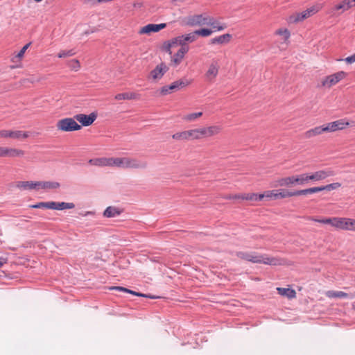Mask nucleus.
Here are the masks:
<instances>
[{"label":"nucleus","mask_w":355,"mask_h":355,"mask_svg":"<svg viewBox=\"0 0 355 355\" xmlns=\"http://www.w3.org/2000/svg\"><path fill=\"white\" fill-rule=\"evenodd\" d=\"M245 260L254 263H263L270 266H280L284 263L283 260L279 258L255 252L245 254Z\"/></svg>","instance_id":"f257e3e1"},{"label":"nucleus","mask_w":355,"mask_h":355,"mask_svg":"<svg viewBox=\"0 0 355 355\" xmlns=\"http://www.w3.org/2000/svg\"><path fill=\"white\" fill-rule=\"evenodd\" d=\"M323 6V3H315L301 12H295L290 15L287 21L291 24H296L302 21L318 12L322 9Z\"/></svg>","instance_id":"f03ea898"},{"label":"nucleus","mask_w":355,"mask_h":355,"mask_svg":"<svg viewBox=\"0 0 355 355\" xmlns=\"http://www.w3.org/2000/svg\"><path fill=\"white\" fill-rule=\"evenodd\" d=\"M302 190L291 191L288 190L280 189L266 191L263 193V199L266 200H272L302 196Z\"/></svg>","instance_id":"7ed1b4c3"},{"label":"nucleus","mask_w":355,"mask_h":355,"mask_svg":"<svg viewBox=\"0 0 355 355\" xmlns=\"http://www.w3.org/2000/svg\"><path fill=\"white\" fill-rule=\"evenodd\" d=\"M308 220H312L314 222L320 223L322 224H328L331 227L341 230H347V220L348 218L345 217H332V218H324L322 219H318L315 217H309Z\"/></svg>","instance_id":"20e7f679"},{"label":"nucleus","mask_w":355,"mask_h":355,"mask_svg":"<svg viewBox=\"0 0 355 355\" xmlns=\"http://www.w3.org/2000/svg\"><path fill=\"white\" fill-rule=\"evenodd\" d=\"M148 164L145 161H141L135 157H119L118 167L123 169H145Z\"/></svg>","instance_id":"39448f33"},{"label":"nucleus","mask_w":355,"mask_h":355,"mask_svg":"<svg viewBox=\"0 0 355 355\" xmlns=\"http://www.w3.org/2000/svg\"><path fill=\"white\" fill-rule=\"evenodd\" d=\"M348 76V73L344 71H338L334 73L323 77L320 80L321 87L325 89H331Z\"/></svg>","instance_id":"423d86ee"},{"label":"nucleus","mask_w":355,"mask_h":355,"mask_svg":"<svg viewBox=\"0 0 355 355\" xmlns=\"http://www.w3.org/2000/svg\"><path fill=\"white\" fill-rule=\"evenodd\" d=\"M197 40V37L194 34V32H191L187 34L179 35L171 40L170 43L168 44V49L170 51V49L174 46H180V49H187V51H189V46L188 45L189 43H193Z\"/></svg>","instance_id":"0eeeda50"},{"label":"nucleus","mask_w":355,"mask_h":355,"mask_svg":"<svg viewBox=\"0 0 355 355\" xmlns=\"http://www.w3.org/2000/svg\"><path fill=\"white\" fill-rule=\"evenodd\" d=\"M30 136L28 131L12 129H1L0 130V139H15V140H25Z\"/></svg>","instance_id":"6e6552de"},{"label":"nucleus","mask_w":355,"mask_h":355,"mask_svg":"<svg viewBox=\"0 0 355 355\" xmlns=\"http://www.w3.org/2000/svg\"><path fill=\"white\" fill-rule=\"evenodd\" d=\"M56 128L62 132H72L80 130L82 127L74 118H64L58 121Z\"/></svg>","instance_id":"1a4fd4ad"},{"label":"nucleus","mask_w":355,"mask_h":355,"mask_svg":"<svg viewBox=\"0 0 355 355\" xmlns=\"http://www.w3.org/2000/svg\"><path fill=\"white\" fill-rule=\"evenodd\" d=\"M208 16L205 14L188 16L185 18V24L191 27L207 25L209 22Z\"/></svg>","instance_id":"9d476101"},{"label":"nucleus","mask_w":355,"mask_h":355,"mask_svg":"<svg viewBox=\"0 0 355 355\" xmlns=\"http://www.w3.org/2000/svg\"><path fill=\"white\" fill-rule=\"evenodd\" d=\"M24 155L21 149L0 146V157H22Z\"/></svg>","instance_id":"9b49d317"},{"label":"nucleus","mask_w":355,"mask_h":355,"mask_svg":"<svg viewBox=\"0 0 355 355\" xmlns=\"http://www.w3.org/2000/svg\"><path fill=\"white\" fill-rule=\"evenodd\" d=\"M168 70V67L167 65L164 62H161L150 72L148 78L153 82H157L162 79Z\"/></svg>","instance_id":"f8f14e48"},{"label":"nucleus","mask_w":355,"mask_h":355,"mask_svg":"<svg viewBox=\"0 0 355 355\" xmlns=\"http://www.w3.org/2000/svg\"><path fill=\"white\" fill-rule=\"evenodd\" d=\"M341 187V184L340 182H334L331 183L324 186L321 187H311L305 189H302V195H308V194H312L317 192L322 191H331L335 190Z\"/></svg>","instance_id":"ddd939ff"},{"label":"nucleus","mask_w":355,"mask_h":355,"mask_svg":"<svg viewBox=\"0 0 355 355\" xmlns=\"http://www.w3.org/2000/svg\"><path fill=\"white\" fill-rule=\"evenodd\" d=\"M166 27V24L162 23L159 24H148L139 28V35H150L153 33H157Z\"/></svg>","instance_id":"4468645a"},{"label":"nucleus","mask_w":355,"mask_h":355,"mask_svg":"<svg viewBox=\"0 0 355 355\" xmlns=\"http://www.w3.org/2000/svg\"><path fill=\"white\" fill-rule=\"evenodd\" d=\"M219 67L218 62L216 60H212L205 73L206 80L214 81L218 74Z\"/></svg>","instance_id":"2eb2a0df"},{"label":"nucleus","mask_w":355,"mask_h":355,"mask_svg":"<svg viewBox=\"0 0 355 355\" xmlns=\"http://www.w3.org/2000/svg\"><path fill=\"white\" fill-rule=\"evenodd\" d=\"M312 182H318L334 175V172L329 169H322L310 173Z\"/></svg>","instance_id":"dca6fc26"},{"label":"nucleus","mask_w":355,"mask_h":355,"mask_svg":"<svg viewBox=\"0 0 355 355\" xmlns=\"http://www.w3.org/2000/svg\"><path fill=\"white\" fill-rule=\"evenodd\" d=\"M96 117L97 115L94 112H92L89 115L78 114L74 116V119L83 126H89L92 125L96 120Z\"/></svg>","instance_id":"f3484780"},{"label":"nucleus","mask_w":355,"mask_h":355,"mask_svg":"<svg viewBox=\"0 0 355 355\" xmlns=\"http://www.w3.org/2000/svg\"><path fill=\"white\" fill-rule=\"evenodd\" d=\"M222 126L219 125H212L209 126L202 127L203 138L218 135L222 132Z\"/></svg>","instance_id":"a211bd4d"},{"label":"nucleus","mask_w":355,"mask_h":355,"mask_svg":"<svg viewBox=\"0 0 355 355\" xmlns=\"http://www.w3.org/2000/svg\"><path fill=\"white\" fill-rule=\"evenodd\" d=\"M30 45H31V43L26 44L25 46H24L22 47V49L17 54H15L11 57V58H10L11 62L12 63L15 64V66L11 67L12 69L20 67L21 66V60L24 56V54H25L26 50L28 49Z\"/></svg>","instance_id":"6ab92c4d"},{"label":"nucleus","mask_w":355,"mask_h":355,"mask_svg":"<svg viewBox=\"0 0 355 355\" xmlns=\"http://www.w3.org/2000/svg\"><path fill=\"white\" fill-rule=\"evenodd\" d=\"M189 51L184 49H179L178 51L171 57V66L176 67L180 65L183 61L186 54Z\"/></svg>","instance_id":"aec40b11"},{"label":"nucleus","mask_w":355,"mask_h":355,"mask_svg":"<svg viewBox=\"0 0 355 355\" xmlns=\"http://www.w3.org/2000/svg\"><path fill=\"white\" fill-rule=\"evenodd\" d=\"M329 123L333 132L345 130L348 126L351 125V123L349 122L346 119H340Z\"/></svg>","instance_id":"412c9836"},{"label":"nucleus","mask_w":355,"mask_h":355,"mask_svg":"<svg viewBox=\"0 0 355 355\" xmlns=\"http://www.w3.org/2000/svg\"><path fill=\"white\" fill-rule=\"evenodd\" d=\"M37 190L42 189L49 191L58 189L60 184L58 182L53 181H37Z\"/></svg>","instance_id":"4be33fe9"},{"label":"nucleus","mask_w":355,"mask_h":355,"mask_svg":"<svg viewBox=\"0 0 355 355\" xmlns=\"http://www.w3.org/2000/svg\"><path fill=\"white\" fill-rule=\"evenodd\" d=\"M49 209L64 210L73 209L75 207V205L72 202H57L53 201H49Z\"/></svg>","instance_id":"5701e85b"},{"label":"nucleus","mask_w":355,"mask_h":355,"mask_svg":"<svg viewBox=\"0 0 355 355\" xmlns=\"http://www.w3.org/2000/svg\"><path fill=\"white\" fill-rule=\"evenodd\" d=\"M16 187L21 191L37 190V182L34 181H18L15 184Z\"/></svg>","instance_id":"b1692460"},{"label":"nucleus","mask_w":355,"mask_h":355,"mask_svg":"<svg viewBox=\"0 0 355 355\" xmlns=\"http://www.w3.org/2000/svg\"><path fill=\"white\" fill-rule=\"evenodd\" d=\"M139 98L140 94L132 92L119 93L114 96V99L116 101L139 100Z\"/></svg>","instance_id":"393cba45"},{"label":"nucleus","mask_w":355,"mask_h":355,"mask_svg":"<svg viewBox=\"0 0 355 355\" xmlns=\"http://www.w3.org/2000/svg\"><path fill=\"white\" fill-rule=\"evenodd\" d=\"M295 175L279 178L275 182L273 187H291L295 186Z\"/></svg>","instance_id":"a878e982"},{"label":"nucleus","mask_w":355,"mask_h":355,"mask_svg":"<svg viewBox=\"0 0 355 355\" xmlns=\"http://www.w3.org/2000/svg\"><path fill=\"white\" fill-rule=\"evenodd\" d=\"M232 38V35L229 33L223 34L210 40L209 44H228Z\"/></svg>","instance_id":"bb28decb"},{"label":"nucleus","mask_w":355,"mask_h":355,"mask_svg":"<svg viewBox=\"0 0 355 355\" xmlns=\"http://www.w3.org/2000/svg\"><path fill=\"white\" fill-rule=\"evenodd\" d=\"M208 21L207 26H210L213 32L222 31L227 27L225 24L220 23L209 16H208Z\"/></svg>","instance_id":"cd10ccee"},{"label":"nucleus","mask_w":355,"mask_h":355,"mask_svg":"<svg viewBox=\"0 0 355 355\" xmlns=\"http://www.w3.org/2000/svg\"><path fill=\"white\" fill-rule=\"evenodd\" d=\"M189 140H200L203 138L202 127L187 130Z\"/></svg>","instance_id":"c85d7f7f"},{"label":"nucleus","mask_w":355,"mask_h":355,"mask_svg":"<svg viewBox=\"0 0 355 355\" xmlns=\"http://www.w3.org/2000/svg\"><path fill=\"white\" fill-rule=\"evenodd\" d=\"M277 291L280 295L286 297L288 299H294L296 297V291L294 289L277 287Z\"/></svg>","instance_id":"c756f323"},{"label":"nucleus","mask_w":355,"mask_h":355,"mask_svg":"<svg viewBox=\"0 0 355 355\" xmlns=\"http://www.w3.org/2000/svg\"><path fill=\"white\" fill-rule=\"evenodd\" d=\"M295 185H304L311 181L310 173H302L295 175Z\"/></svg>","instance_id":"7c9ffc66"},{"label":"nucleus","mask_w":355,"mask_h":355,"mask_svg":"<svg viewBox=\"0 0 355 355\" xmlns=\"http://www.w3.org/2000/svg\"><path fill=\"white\" fill-rule=\"evenodd\" d=\"M110 290H116V291H123V292L130 293V294H132V295H136V296H140V297H148V298H153V299L155 298V297L148 295L146 294H143V293H137L136 291H132V290H130L128 288L121 287V286H112V287H110Z\"/></svg>","instance_id":"2f4dec72"},{"label":"nucleus","mask_w":355,"mask_h":355,"mask_svg":"<svg viewBox=\"0 0 355 355\" xmlns=\"http://www.w3.org/2000/svg\"><path fill=\"white\" fill-rule=\"evenodd\" d=\"M325 295L329 298H352L353 296L343 291H328Z\"/></svg>","instance_id":"473e14b6"},{"label":"nucleus","mask_w":355,"mask_h":355,"mask_svg":"<svg viewBox=\"0 0 355 355\" xmlns=\"http://www.w3.org/2000/svg\"><path fill=\"white\" fill-rule=\"evenodd\" d=\"M322 128L321 125L314 127L305 132L304 136L307 139H311L322 135Z\"/></svg>","instance_id":"72a5a7b5"},{"label":"nucleus","mask_w":355,"mask_h":355,"mask_svg":"<svg viewBox=\"0 0 355 355\" xmlns=\"http://www.w3.org/2000/svg\"><path fill=\"white\" fill-rule=\"evenodd\" d=\"M275 34L276 35L280 36L286 44L288 43L289 38L291 37V33L288 28H279L275 32Z\"/></svg>","instance_id":"f704fd0d"},{"label":"nucleus","mask_w":355,"mask_h":355,"mask_svg":"<svg viewBox=\"0 0 355 355\" xmlns=\"http://www.w3.org/2000/svg\"><path fill=\"white\" fill-rule=\"evenodd\" d=\"M121 212V211L116 207L110 206V207H108L106 208V209L105 210V211L103 213V215L105 217L111 218V217H115V216L120 215Z\"/></svg>","instance_id":"c9c22d12"},{"label":"nucleus","mask_w":355,"mask_h":355,"mask_svg":"<svg viewBox=\"0 0 355 355\" xmlns=\"http://www.w3.org/2000/svg\"><path fill=\"white\" fill-rule=\"evenodd\" d=\"M344 1H342L338 4H336L331 10L332 15L341 14L345 11H347Z\"/></svg>","instance_id":"e433bc0d"},{"label":"nucleus","mask_w":355,"mask_h":355,"mask_svg":"<svg viewBox=\"0 0 355 355\" xmlns=\"http://www.w3.org/2000/svg\"><path fill=\"white\" fill-rule=\"evenodd\" d=\"M89 164L99 167L107 166V157H100L89 159Z\"/></svg>","instance_id":"4c0bfd02"},{"label":"nucleus","mask_w":355,"mask_h":355,"mask_svg":"<svg viewBox=\"0 0 355 355\" xmlns=\"http://www.w3.org/2000/svg\"><path fill=\"white\" fill-rule=\"evenodd\" d=\"M172 138L178 141H189L187 130L178 132L172 135Z\"/></svg>","instance_id":"58836bf2"},{"label":"nucleus","mask_w":355,"mask_h":355,"mask_svg":"<svg viewBox=\"0 0 355 355\" xmlns=\"http://www.w3.org/2000/svg\"><path fill=\"white\" fill-rule=\"evenodd\" d=\"M202 116V112L189 113L183 116V120L187 122H192L196 121L198 118Z\"/></svg>","instance_id":"ea45409f"},{"label":"nucleus","mask_w":355,"mask_h":355,"mask_svg":"<svg viewBox=\"0 0 355 355\" xmlns=\"http://www.w3.org/2000/svg\"><path fill=\"white\" fill-rule=\"evenodd\" d=\"M194 32V34L196 35V37L198 38V36H201V37H209L214 32L211 29H209V28H201V29H198V30H196L193 31Z\"/></svg>","instance_id":"a19ab883"},{"label":"nucleus","mask_w":355,"mask_h":355,"mask_svg":"<svg viewBox=\"0 0 355 355\" xmlns=\"http://www.w3.org/2000/svg\"><path fill=\"white\" fill-rule=\"evenodd\" d=\"M67 66L70 68L71 70L74 71H78L81 66L78 60L72 59L67 62Z\"/></svg>","instance_id":"79ce46f5"},{"label":"nucleus","mask_w":355,"mask_h":355,"mask_svg":"<svg viewBox=\"0 0 355 355\" xmlns=\"http://www.w3.org/2000/svg\"><path fill=\"white\" fill-rule=\"evenodd\" d=\"M263 200V193L257 194L254 193H248L245 195V200L250 201H261Z\"/></svg>","instance_id":"37998d69"},{"label":"nucleus","mask_w":355,"mask_h":355,"mask_svg":"<svg viewBox=\"0 0 355 355\" xmlns=\"http://www.w3.org/2000/svg\"><path fill=\"white\" fill-rule=\"evenodd\" d=\"M76 54V51L73 49L69 50H61L58 53L57 56L59 58H65L68 57H71Z\"/></svg>","instance_id":"c03bdc74"},{"label":"nucleus","mask_w":355,"mask_h":355,"mask_svg":"<svg viewBox=\"0 0 355 355\" xmlns=\"http://www.w3.org/2000/svg\"><path fill=\"white\" fill-rule=\"evenodd\" d=\"M177 83V85L178 86L179 89L187 87L191 84L192 80H189L188 78L183 77L179 80H175Z\"/></svg>","instance_id":"a18cd8bd"},{"label":"nucleus","mask_w":355,"mask_h":355,"mask_svg":"<svg viewBox=\"0 0 355 355\" xmlns=\"http://www.w3.org/2000/svg\"><path fill=\"white\" fill-rule=\"evenodd\" d=\"M119 157H107V166L118 167Z\"/></svg>","instance_id":"49530a36"},{"label":"nucleus","mask_w":355,"mask_h":355,"mask_svg":"<svg viewBox=\"0 0 355 355\" xmlns=\"http://www.w3.org/2000/svg\"><path fill=\"white\" fill-rule=\"evenodd\" d=\"M30 207L33 208V209H41V208L49 209V202H38L37 204L31 205Z\"/></svg>","instance_id":"de8ad7c7"},{"label":"nucleus","mask_w":355,"mask_h":355,"mask_svg":"<svg viewBox=\"0 0 355 355\" xmlns=\"http://www.w3.org/2000/svg\"><path fill=\"white\" fill-rule=\"evenodd\" d=\"M169 88H170L169 85H165V86L162 87L159 90V94L161 96H166L167 94H171L172 92L171 91V89Z\"/></svg>","instance_id":"09e8293b"},{"label":"nucleus","mask_w":355,"mask_h":355,"mask_svg":"<svg viewBox=\"0 0 355 355\" xmlns=\"http://www.w3.org/2000/svg\"><path fill=\"white\" fill-rule=\"evenodd\" d=\"M347 231L355 232V219L348 218Z\"/></svg>","instance_id":"8fccbe9b"},{"label":"nucleus","mask_w":355,"mask_h":355,"mask_svg":"<svg viewBox=\"0 0 355 355\" xmlns=\"http://www.w3.org/2000/svg\"><path fill=\"white\" fill-rule=\"evenodd\" d=\"M321 126H322V128L323 129L322 130V134L333 132L332 130H331L332 128H331L330 123H327L323 124Z\"/></svg>","instance_id":"3c124183"},{"label":"nucleus","mask_w":355,"mask_h":355,"mask_svg":"<svg viewBox=\"0 0 355 355\" xmlns=\"http://www.w3.org/2000/svg\"><path fill=\"white\" fill-rule=\"evenodd\" d=\"M345 4V7L348 10L349 8L355 6V0H343Z\"/></svg>","instance_id":"603ef678"},{"label":"nucleus","mask_w":355,"mask_h":355,"mask_svg":"<svg viewBox=\"0 0 355 355\" xmlns=\"http://www.w3.org/2000/svg\"><path fill=\"white\" fill-rule=\"evenodd\" d=\"M345 61L347 62V63H349V64H352V63H354L355 62V54H353L347 58H346L345 59Z\"/></svg>","instance_id":"864d4df0"},{"label":"nucleus","mask_w":355,"mask_h":355,"mask_svg":"<svg viewBox=\"0 0 355 355\" xmlns=\"http://www.w3.org/2000/svg\"><path fill=\"white\" fill-rule=\"evenodd\" d=\"M170 86V89L172 92L179 90L178 86L177 85L176 81L173 82Z\"/></svg>","instance_id":"5fc2aeb1"},{"label":"nucleus","mask_w":355,"mask_h":355,"mask_svg":"<svg viewBox=\"0 0 355 355\" xmlns=\"http://www.w3.org/2000/svg\"><path fill=\"white\" fill-rule=\"evenodd\" d=\"M5 261L4 259L2 258H0V268L4 264Z\"/></svg>","instance_id":"6e6d98bb"},{"label":"nucleus","mask_w":355,"mask_h":355,"mask_svg":"<svg viewBox=\"0 0 355 355\" xmlns=\"http://www.w3.org/2000/svg\"><path fill=\"white\" fill-rule=\"evenodd\" d=\"M186 0H171L173 3H177V2H184Z\"/></svg>","instance_id":"4d7b16f0"},{"label":"nucleus","mask_w":355,"mask_h":355,"mask_svg":"<svg viewBox=\"0 0 355 355\" xmlns=\"http://www.w3.org/2000/svg\"><path fill=\"white\" fill-rule=\"evenodd\" d=\"M35 1H37V2H40V1H42V0H35Z\"/></svg>","instance_id":"13d9d810"}]
</instances>
